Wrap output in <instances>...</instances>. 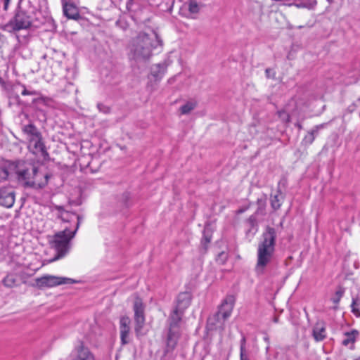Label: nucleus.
Returning <instances> with one entry per match:
<instances>
[{"label":"nucleus","instance_id":"7ed1b4c3","mask_svg":"<svg viewBox=\"0 0 360 360\" xmlns=\"http://www.w3.org/2000/svg\"><path fill=\"white\" fill-rule=\"evenodd\" d=\"M37 168L21 160L6 161L0 165V183L7 180L10 173H15L20 181L27 186L32 187L34 182L31 181L37 173Z\"/></svg>","mask_w":360,"mask_h":360},{"label":"nucleus","instance_id":"c03bdc74","mask_svg":"<svg viewBox=\"0 0 360 360\" xmlns=\"http://www.w3.org/2000/svg\"><path fill=\"white\" fill-rule=\"evenodd\" d=\"M274 322H275V323H278V316H275L274 317Z\"/></svg>","mask_w":360,"mask_h":360},{"label":"nucleus","instance_id":"6e6552de","mask_svg":"<svg viewBox=\"0 0 360 360\" xmlns=\"http://www.w3.org/2000/svg\"><path fill=\"white\" fill-rule=\"evenodd\" d=\"M235 300L236 299L233 295H227L221 302L218 311L217 312V316L221 315V319L223 320H226L231 314L235 304Z\"/></svg>","mask_w":360,"mask_h":360},{"label":"nucleus","instance_id":"5701e85b","mask_svg":"<svg viewBox=\"0 0 360 360\" xmlns=\"http://www.w3.org/2000/svg\"><path fill=\"white\" fill-rule=\"evenodd\" d=\"M167 65L165 63H158L152 67L151 74L155 78V79L158 80L162 79L167 70Z\"/></svg>","mask_w":360,"mask_h":360},{"label":"nucleus","instance_id":"f03ea898","mask_svg":"<svg viewBox=\"0 0 360 360\" xmlns=\"http://www.w3.org/2000/svg\"><path fill=\"white\" fill-rule=\"evenodd\" d=\"M276 231L274 227L266 226L262 235V240L257 247V261L255 271L263 274L265 267L271 262L275 252Z\"/></svg>","mask_w":360,"mask_h":360},{"label":"nucleus","instance_id":"423d86ee","mask_svg":"<svg viewBox=\"0 0 360 360\" xmlns=\"http://www.w3.org/2000/svg\"><path fill=\"white\" fill-rule=\"evenodd\" d=\"M73 283H75V281L71 278L46 275L37 278L35 279L34 286L38 288L43 289L46 288H53L62 284Z\"/></svg>","mask_w":360,"mask_h":360},{"label":"nucleus","instance_id":"aec40b11","mask_svg":"<svg viewBox=\"0 0 360 360\" xmlns=\"http://www.w3.org/2000/svg\"><path fill=\"white\" fill-rule=\"evenodd\" d=\"M359 335V332L355 329H353L349 332L345 333L344 339L342 340V345L346 347L350 346V348L352 349Z\"/></svg>","mask_w":360,"mask_h":360},{"label":"nucleus","instance_id":"4468645a","mask_svg":"<svg viewBox=\"0 0 360 360\" xmlns=\"http://www.w3.org/2000/svg\"><path fill=\"white\" fill-rule=\"evenodd\" d=\"M184 312L178 309H175L170 314L167 323L169 326L168 329L180 330V324L181 322Z\"/></svg>","mask_w":360,"mask_h":360},{"label":"nucleus","instance_id":"a18cd8bd","mask_svg":"<svg viewBox=\"0 0 360 360\" xmlns=\"http://www.w3.org/2000/svg\"><path fill=\"white\" fill-rule=\"evenodd\" d=\"M243 212V210H239L238 211V213H242Z\"/></svg>","mask_w":360,"mask_h":360},{"label":"nucleus","instance_id":"0eeeda50","mask_svg":"<svg viewBox=\"0 0 360 360\" xmlns=\"http://www.w3.org/2000/svg\"><path fill=\"white\" fill-rule=\"evenodd\" d=\"M134 330L137 336L141 334V330L145 324L144 306L141 299L136 297L134 303Z\"/></svg>","mask_w":360,"mask_h":360},{"label":"nucleus","instance_id":"9b49d317","mask_svg":"<svg viewBox=\"0 0 360 360\" xmlns=\"http://www.w3.org/2000/svg\"><path fill=\"white\" fill-rule=\"evenodd\" d=\"M72 360H95L94 354L82 342L75 347L72 352Z\"/></svg>","mask_w":360,"mask_h":360},{"label":"nucleus","instance_id":"4c0bfd02","mask_svg":"<svg viewBox=\"0 0 360 360\" xmlns=\"http://www.w3.org/2000/svg\"><path fill=\"white\" fill-rule=\"evenodd\" d=\"M126 9L127 11H133L134 9V0H127L126 3Z\"/></svg>","mask_w":360,"mask_h":360},{"label":"nucleus","instance_id":"ddd939ff","mask_svg":"<svg viewBox=\"0 0 360 360\" xmlns=\"http://www.w3.org/2000/svg\"><path fill=\"white\" fill-rule=\"evenodd\" d=\"M179 338L180 330L168 329L165 349L166 354L172 352L175 349Z\"/></svg>","mask_w":360,"mask_h":360},{"label":"nucleus","instance_id":"393cba45","mask_svg":"<svg viewBox=\"0 0 360 360\" xmlns=\"http://www.w3.org/2000/svg\"><path fill=\"white\" fill-rule=\"evenodd\" d=\"M3 284L7 288H13L18 285L17 276L14 274H8L2 281Z\"/></svg>","mask_w":360,"mask_h":360},{"label":"nucleus","instance_id":"7c9ffc66","mask_svg":"<svg viewBox=\"0 0 360 360\" xmlns=\"http://www.w3.org/2000/svg\"><path fill=\"white\" fill-rule=\"evenodd\" d=\"M352 312L356 316L360 317V300L353 299L352 304Z\"/></svg>","mask_w":360,"mask_h":360},{"label":"nucleus","instance_id":"58836bf2","mask_svg":"<svg viewBox=\"0 0 360 360\" xmlns=\"http://www.w3.org/2000/svg\"><path fill=\"white\" fill-rule=\"evenodd\" d=\"M266 76L268 78H274L275 77V71L271 68H266L265 70Z\"/></svg>","mask_w":360,"mask_h":360},{"label":"nucleus","instance_id":"9d476101","mask_svg":"<svg viewBox=\"0 0 360 360\" xmlns=\"http://www.w3.org/2000/svg\"><path fill=\"white\" fill-rule=\"evenodd\" d=\"M15 202V191L11 187H5L0 189V205L5 207H11Z\"/></svg>","mask_w":360,"mask_h":360},{"label":"nucleus","instance_id":"4be33fe9","mask_svg":"<svg viewBox=\"0 0 360 360\" xmlns=\"http://www.w3.org/2000/svg\"><path fill=\"white\" fill-rule=\"evenodd\" d=\"M283 200V197L280 189H278L275 194H271L270 197L271 206L274 210L280 209Z\"/></svg>","mask_w":360,"mask_h":360},{"label":"nucleus","instance_id":"412c9836","mask_svg":"<svg viewBox=\"0 0 360 360\" xmlns=\"http://www.w3.org/2000/svg\"><path fill=\"white\" fill-rule=\"evenodd\" d=\"M326 126V124H321L319 125L315 126L308 134L304 137L302 142L305 145H310L311 144L316 137V135L318 134L319 131L323 128H324Z\"/></svg>","mask_w":360,"mask_h":360},{"label":"nucleus","instance_id":"09e8293b","mask_svg":"<svg viewBox=\"0 0 360 360\" xmlns=\"http://www.w3.org/2000/svg\"><path fill=\"white\" fill-rule=\"evenodd\" d=\"M358 360H360V358Z\"/></svg>","mask_w":360,"mask_h":360},{"label":"nucleus","instance_id":"a19ab883","mask_svg":"<svg viewBox=\"0 0 360 360\" xmlns=\"http://www.w3.org/2000/svg\"><path fill=\"white\" fill-rule=\"evenodd\" d=\"M10 1L11 0H4V10H7Z\"/></svg>","mask_w":360,"mask_h":360},{"label":"nucleus","instance_id":"2eb2a0df","mask_svg":"<svg viewBox=\"0 0 360 360\" xmlns=\"http://www.w3.org/2000/svg\"><path fill=\"white\" fill-rule=\"evenodd\" d=\"M312 335L316 342L323 341L326 338V323L323 321H316L313 328Z\"/></svg>","mask_w":360,"mask_h":360},{"label":"nucleus","instance_id":"72a5a7b5","mask_svg":"<svg viewBox=\"0 0 360 360\" xmlns=\"http://www.w3.org/2000/svg\"><path fill=\"white\" fill-rule=\"evenodd\" d=\"M279 118L284 122H290V115L285 110H281L278 112Z\"/></svg>","mask_w":360,"mask_h":360},{"label":"nucleus","instance_id":"ea45409f","mask_svg":"<svg viewBox=\"0 0 360 360\" xmlns=\"http://www.w3.org/2000/svg\"><path fill=\"white\" fill-rule=\"evenodd\" d=\"M0 85L4 90H7L8 85L7 83L4 81V79L0 76Z\"/></svg>","mask_w":360,"mask_h":360},{"label":"nucleus","instance_id":"b1692460","mask_svg":"<svg viewBox=\"0 0 360 360\" xmlns=\"http://www.w3.org/2000/svg\"><path fill=\"white\" fill-rule=\"evenodd\" d=\"M345 292V290L343 287H342V286L338 287L334 296L332 297L330 299L331 301L333 302V303L335 304L333 307V309H335V310L338 309V305L341 298L343 297Z\"/></svg>","mask_w":360,"mask_h":360},{"label":"nucleus","instance_id":"79ce46f5","mask_svg":"<svg viewBox=\"0 0 360 360\" xmlns=\"http://www.w3.org/2000/svg\"><path fill=\"white\" fill-rule=\"evenodd\" d=\"M295 127H297L299 129H302V125L300 123V122H297L295 123Z\"/></svg>","mask_w":360,"mask_h":360},{"label":"nucleus","instance_id":"c85d7f7f","mask_svg":"<svg viewBox=\"0 0 360 360\" xmlns=\"http://www.w3.org/2000/svg\"><path fill=\"white\" fill-rule=\"evenodd\" d=\"M196 107L195 102H187L186 104L183 105L180 108L181 113L183 115L188 114L191 111H192Z\"/></svg>","mask_w":360,"mask_h":360},{"label":"nucleus","instance_id":"bb28decb","mask_svg":"<svg viewBox=\"0 0 360 360\" xmlns=\"http://www.w3.org/2000/svg\"><path fill=\"white\" fill-rule=\"evenodd\" d=\"M247 226H248V229L247 231L248 233L252 231V229H255V233L257 231V217L255 215H251L245 221Z\"/></svg>","mask_w":360,"mask_h":360},{"label":"nucleus","instance_id":"f704fd0d","mask_svg":"<svg viewBox=\"0 0 360 360\" xmlns=\"http://www.w3.org/2000/svg\"><path fill=\"white\" fill-rule=\"evenodd\" d=\"M97 108L98 109V110L104 114H108L110 113V107L104 105L103 103H98L97 104Z\"/></svg>","mask_w":360,"mask_h":360},{"label":"nucleus","instance_id":"2f4dec72","mask_svg":"<svg viewBox=\"0 0 360 360\" xmlns=\"http://www.w3.org/2000/svg\"><path fill=\"white\" fill-rule=\"evenodd\" d=\"M188 11L191 13H198L200 11V6L195 0L188 1Z\"/></svg>","mask_w":360,"mask_h":360},{"label":"nucleus","instance_id":"6ab92c4d","mask_svg":"<svg viewBox=\"0 0 360 360\" xmlns=\"http://www.w3.org/2000/svg\"><path fill=\"white\" fill-rule=\"evenodd\" d=\"M191 302V295L188 292H183L179 294L177 297V304L175 309L182 311L189 307Z\"/></svg>","mask_w":360,"mask_h":360},{"label":"nucleus","instance_id":"e433bc0d","mask_svg":"<svg viewBox=\"0 0 360 360\" xmlns=\"http://www.w3.org/2000/svg\"><path fill=\"white\" fill-rule=\"evenodd\" d=\"M211 240L210 236H208L206 235V230L203 232V238L202 240V244L205 246V249H206V245L208 244Z\"/></svg>","mask_w":360,"mask_h":360},{"label":"nucleus","instance_id":"37998d69","mask_svg":"<svg viewBox=\"0 0 360 360\" xmlns=\"http://www.w3.org/2000/svg\"><path fill=\"white\" fill-rule=\"evenodd\" d=\"M264 340L266 342H267V343H268V345L269 344V336H268V335H265V336L264 337Z\"/></svg>","mask_w":360,"mask_h":360},{"label":"nucleus","instance_id":"1a4fd4ad","mask_svg":"<svg viewBox=\"0 0 360 360\" xmlns=\"http://www.w3.org/2000/svg\"><path fill=\"white\" fill-rule=\"evenodd\" d=\"M29 149L35 155H40L44 160L49 158V154L43 141L42 136L29 143Z\"/></svg>","mask_w":360,"mask_h":360},{"label":"nucleus","instance_id":"cd10ccee","mask_svg":"<svg viewBox=\"0 0 360 360\" xmlns=\"http://www.w3.org/2000/svg\"><path fill=\"white\" fill-rule=\"evenodd\" d=\"M55 209L59 212L58 217L63 221H69L70 212L64 210L63 206L56 205Z\"/></svg>","mask_w":360,"mask_h":360},{"label":"nucleus","instance_id":"f3484780","mask_svg":"<svg viewBox=\"0 0 360 360\" xmlns=\"http://www.w3.org/2000/svg\"><path fill=\"white\" fill-rule=\"evenodd\" d=\"M63 11L64 15L69 19L77 20L81 18L78 8L72 3H63Z\"/></svg>","mask_w":360,"mask_h":360},{"label":"nucleus","instance_id":"de8ad7c7","mask_svg":"<svg viewBox=\"0 0 360 360\" xmlns=\"http://www.w3.org/2000/svg\"><path fill=\"white\" fill-rule=\"evenodd\" d=\"M222 255H224L223 252L219 255V256H222Z\"/></svg>","mask_w":360,"mask_h":360},{"label":"nucleus","instance_id":"39448f33","mask_svg":"<svg viewBox=\"0 0 360 360\" xmlns=\"http://www.w3.org/2000/svg\"><path fill=\"white\" fill-rule=\"evenodd\" d=\"M32 25L31 17L21 7H18L13 18L7 27H12L14 31L29 28Z\"/></svg>","mask_w":360,"mask_h":360},{"label":"nucleus","instance_id":"c756f323","mask_svg":"<svg viewBox=\"0 0 360 360\" xmlns=\"http://www.w3.org/2000/svg\"><path fill=\"white\" fill-rule=\"evenodd\" d=\"M246 338L243 336L240 342V360H249L245 352Z\"/></svg>","mask_w":360,"mask_h":360},{"label":"nucleus","instance_id":"dca6fc26","mask_svg":"<svg viewBox=\"0 0 360 360\" xmlns=\"http://www.w3.org/2000/svg\"><path fill=\"white\" fill-rule=\"evenodd\" d=\"M22 131L26 136V139L29 143L42 136L37 127L32 123L24 125Z\"/></svg>","mask_w":360,"mask_h":360},{"label":"nucleus","instance_id":"a878e982","mask_svg":"<svg viewBox=\"0 0 360 360\" xmlns=\"http://www.w3.org/2000/svg\"><path fill=\"white\" fill-rule=\"evenodd\" d=\"M316 4V0H301L299 2L295 4L297 8H304L307 9H312Z\"/></svg>","mask_w":360,"mask_h":360},{"label":"nucleus","instance_id":"c9c22d12","mask_svg":"<svg viewBox=\"0 0 360 360\" xmlns=\"http://www.w3.org/2000/svg\"><path fill=\"white\" fill-rule=\"evenodd\" d=\"M21 86L23 88V90L21 93L22 96H34L38 94V92L37 91L27 89L24 84H21Z\"/></svg>","mask_w":360,"mask_h":360},{"label":"nucleus","instance_id":"49530a36","mask_svg":"<svg viewBox=\"0 0 360 360\" xmlns=\"http://www.w3.org/2000/svg\"><path fill=\"white\" fill-rule=\"evenodd\" d=\"M269 346L268 345V346L266 347V351H268V350H269Z\"/></svg>","mask_w":360,"mask_h":360},{"label":"nucleus","instance_id":"a211bd4d","mask_svg":"<svg viewBox=\"0 0 360 360\" xmlns=\"http://www.w3.org/2000/svg\"><path fill=\"white\" fill-rule=\"evenodd\" d=\"M226 320L221 319V315L217 316L215 313L212 316L207 319V327L210 330H224V322Z\"/></svg>","mask_w":360,"mask_h":360},{"label":"nucleus","instance_id":"f8f14e48","mask_svg":"<svg viewBox=\"0 0 360 360\" xmlns=\"http://www.w3.org/2000/svg\"><path fill=\"white\" fill-rule=\"evenodd\" d=\"M130 323L131 320L127 316H122L120 320V339L122 345L128 344L130 341Z\"/></svg>","mask_w":360,"mask_h":360},{"label":"nucleus","instance_id":"20e7f679","mask_svg":"<svg viewBox=\"0 0 360 360\" xmlns=\"http://www.w3.org/2000/svg\"><path fill=\"white\" fill-rule=\"evenodd\" d=\"M75 236V231H72L68 227L53 236L52 239L49 240V244L55 250L56 255L50 262L60 259L68 253L71 247L70 241Z\"/></svg>","mask_w":360,"mask_h":360},{"label":"nucleus","instance_id":"f257e3e1","mask_svg":"<svg viewBox=\"0 0 360 360\" xmlns=\"http://www.w3.org/2000/svg\"><path fill=\"white\" fill-rule=\"evenodd\" d=\"M162 41L156 32L151 34L139 32L133 37L127 46V56L136 64L146 63L153 56V50L162 46Z\"/></svg>","mask_w":360,"mask_h":360},{"label":"nucleus","instance_id":"473e14b6","mask_svg":"<svg viewBox=\"0 0 360 360\" xmlns=\"http://www.w3.org/2000/svg\"><path fill=\"white\" fill-rule=\"evenodd\" d=\"M70 216L69 217V221L72 219V218H75L77 219V223L75 226V229L73 231H75V233H77L80 224L82 221V217L80 215L76 214L75 213L70 212Z\"/></svg>","mask_w":360,"mask_h":360}]
</instances>
